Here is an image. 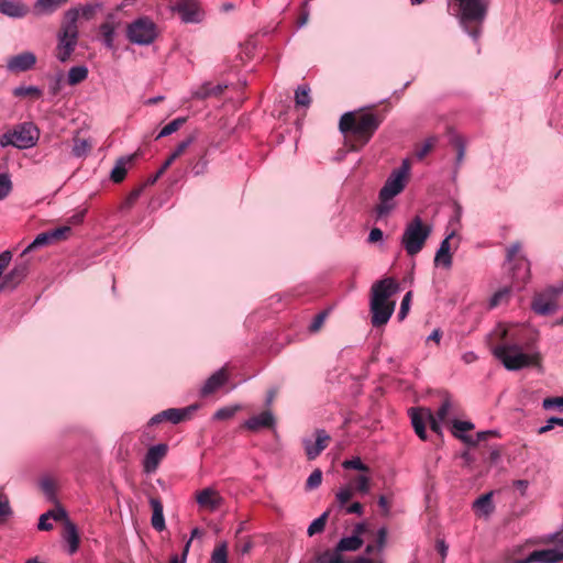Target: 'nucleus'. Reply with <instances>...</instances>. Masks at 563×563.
Here are the masks:
<instances>
[{"instance_id": "f257e3e1", "label": "nucleus", "mask_w": 563, "mask_h": 563, "mask_svg": "<svg viewBox=\"0 0 563 563\" xmlns=\"http://www.w3.org/2000/svg\"><path fill=\"white\" fill-rule=\"evenodd\" d=\"M500 342L493 347V355L508 371H519L529 366H540V353H525L518 343L517 328L499 324L495 331Z\"/></svg>"}, {"instance_id": "f03ea898", "label": "nucleus", "mask_w": 563, "mask_h": 563, "mask_svg": "<svg viewBox=\"0 0 563 563\" xmlns=\"http://www.w3.org/2000/svg\"><path fill=\"white\" fill-rule=\"evenodd\" d=\"M460 26L472 38L478 40L487 18L490 0H449Z\"/></svg>"}, {"instance_id": "7ed1b4c3", "label": "nucleus", "mask_w": 563, "mask_h": 563, "mask_svg": "<svg viewBox=\"0 0 563 563\" xmlns=\"http://www.w3.org/2000/svg\"><path fill=\"white\" fill-rule=\"evenodd\" d=\"M378 125L379 121L372 113H361L356 115L352 112H347L340 119V130L343 133L351 131L361 142V145L369 141Z\"/></svg>"}, {"instance_id": "20e7f679", "label": "nucleus", "mask_w": 563, "mask_h": 563, "mask_svg": "<svg viewBox=\"0 0 563 563\" xmlns=\"http://www.w3.org/2000/svg\"><path fill=\"white\" fill-rule=\"evenodd\" d=\"M76 11H66L62 29L58 33L55 56L60 63H66L74 53L78 41V26L76 25Z\"/></svg>"}, {"instance_id": "39448f33", "label": "nucleus", "mask_w": 563, "mask_h": 563, "mask_svg": "<svg viewBox=\"0 0 563 563\" xmlns=\"http://www.w3.org/2000/svg\"><path fill=\"white\" fill-rule=\"evenodd\" d=\"M431 232V225L424 223L419 216L409 221L401 235V245L407 254L409 256L417 255L423 249Z\"/></svg>"}, {"instance_id": "423d86ee", "label": "nucleus", "mask_w": 563, "mask_h": 563, "mask_svg": "<svg viewBox=\"0 0 563 563\" xmlns=\"http://www.w3.org/2000/svg\"><path fill=\"white\" fill-rule=\"evenodd\" d=\"M38 135V130L33 123H24L11 132L4 133L0 137V145L2 147L13 145L18 148H30L35 145Z\"/></svg>"}, {"instance_id": "0eeeda50", "label": "nucleus", "mask_w": 563, "mask_h": 563, "mask_svg": "<svg viewBox=\"0 0 563 563\" xmlns=\"http://www.w3.org/2000/svg\"><path fill=\"white\" fill-rule=\"evenodd\" d=\"M126 36L133 44L150 45L157 36V29L148 18H140L128 25Z\"/></svg>"}, {"instance_id": "6e6552de", "label": "nucleus", "mask_w": 563, "mask_h": 563, "mask_svg": "<svg viewBox=\"0 0 563 563\" xmlns=\"http://www.w3.org/2000/svg\"><path fill=\"white\" fill-rule=\"evenodd\" d=\"M410 172V163L408 159H404L401 166L390 174L385 185L380 189L379 198L393 199L395 196L400 194L406 185Z\"/></svg>"}, {"instance_id": "1a4fd4ad", "label": "nucleus", "mask_w": 563, "mask_h": 563, "mask_svg": "<svg viewBox=\"0 0 563 563\" xmlns=\"http://www.w3.org/2000/svg\"><path fill=\"white\" fill-rule=\"evenodd\" d=\"M411 423L415 432L421 440L427 439L426 426L429 423L431 430L435 433H441L438 419L434 417L430 409L419 408L410 409Z\"/></svg>"}, {"instance_id": "9d476101", "label": "nucleus", "mask_w": 563, "mask_h": 563, "mask_svg": "<svg viewBox=\"0 0 563 563\" xmlns=\"http://www.w3.org/2000/svg\"><path fill=\"white\" fill-rule=\"evenodd\" d=\"M398 290V283L390 277L373 284L371 289V306H375L376 308L379 303H395V301L389 299Z\"/></svg>"}, {"instance_id": "9b49d317", "label": "nucleus", "mask_w": 563, "mask_h": 563, "mask_svg": "<svg viewBox=\"0 0 563 563\" xmlns=\"http://www.w3.org/2000/svg\"><path fill=\"white\" fill-rule=\"evenodd\" d=\"M196 501L201 510L214 512L224 505V498L213 487H206L196 494Z\"/></svg>"}, {"instance_id": "f8f14e48", "label": "nucleus", "mask_w": 563, "mask_h": 563, "mask_svg": "<svg viewBox=\"0 0 563 563\" xmlns=\"http://www.w3.org/2000/svg\"><path fill=\"white\" fill-rule=\"evenodd\" d=\"M561 289L551 288L534 297L532 309L534 312L545 316L553 313L558 309L556 297Z\"/></svg>"}, {"instance_id": "ddd939ff", "label": "nucleus", "mask_w": 563, "mask_h": 563, "mask_svg": "<svg viewBox=\"0 0 563 563\" xmlns=\"http://www.w3.org/2000/svg\"><path fill=\"white\" fill-rule=\"evenodd\" d=\"M173 10L178 12L185 23H198L202 20V12L196 0H181Z\"/></svg>"}, {"instance_id": "4468645a", "label": "nucleus", "mask_w": 563, "mask_h": 563, "mask_svg": "<svg viewBox=\"0 0 563 563\" xmlns=\"http://www.w3.org/2000/svg\"><path fill=\"white\" fill-rule=\"evenodd\" d=\"M27 272L29 261L23 260V257H21V261L16 263L15 266L11 269V272L4 276L0 285V290L7 288H15L25 278Z\"/></svg>"}, {"instance_id": "2eb2a0df", "label": "nucleus", "mask_w": 563, "mask_h": 563, "mask_svg": "<svg viewBox=\"0 0 563 563\" xmlns=\"http://www.w3.org/2000/svg\"><path fill=\"white\" fill-rule=\"evenodd\" d=\"M316 563H384L382 560L374 561L367 556H357L349 561L334 548L333 550H325L316 556Z\"/></svg>"}, {"instance_id": "dca6fc26", "label": "nucleus", "mask_w": 563, "mask_h": 563, "mask_svg": "<svg viewBox=\"0 0 563 563\" xmlns=\"http://www.w3.org/2000/svg\"><path fill=\"white\" fill-rule=\"evenodd\" d=\"M36 63V56L32 52H23L10 57L7 62L8 70L22 73L31 69Z\"/></svg>"}, {"instance_id": "f3484780", "label": "nucleus", "mask_w": 563, "mask_h": 563, "mask_svg": "<svg viewBox=\"0 0 563 563\" xmlns=\"http://www.w3.org/2000/svg\"><path fill=\"white\" fill-rule=\"evenodd\" d=\"M330 435L324 430H317L316 441L305 440L303 445L309 460H314L327 446Z\"/></svg>"}, {"instance_id": "a211bd4d", "label": "nucleus", "mask_w": 563, "mask_h": 563, "mask_svg": "<svg viewBox=\"0 0 563 563\" xmlns=\"http://www.w3.org/2000/svg\"><path fill=\"white\" fill-rule=\"evenodd\" d=\"M30 12L22 0H0V13L12 19H21Z\"/></svg>"}, {"instance_id": "6ab92c4d", "label": "nucleus", "mask_w": 563, "mask_h": 563, "mask_svg": "<svg viewBox=\"0 0 563 563\" xmlns=\"http://www.w3.org/2000/svg\"><path fill=\"white\" fill-rule=\"evenodd\" d=\"M520 249L521 246L519 243H514L512 245L509 246L507 251L508 263L517 261V255L519 254ZM518 272L514 273V278L525 283L529 276V265L523 258H518Z\"/></svg>"}, {"instance_id": "aec40b11", "label": "nucleus", "mask_w": 563, "mask_h": 563, "mask_svg": "<svg viewBox=\"0 0 563 563\" xmlns=\"http://www.w3.org/2000/svg\"><path fill=\"white\" fill-rule=\"evenodd\" d=\"M167 453V445L166 444H157L148 449L145 459H144V470L147 473L154 472L159 462L163 460V457Z\"/></svg>"}, {"instance_id": "412c9836", "label": "nucleus", "mask_w": 563, "mask_h": 563, "mask_svg": "<svg viewBox=\"0 0 563 563\" xmlns=\"http://www.w3.org/2000/svg\"><path fill=\"white\" fill-rule=\"evenodd\" d=\"M275 423V418L271 411H264L258 416L251 417L243 423V428L250 431H258L263 428H272Z\"/></svg>"}, {"instance_id": "4be33fe9", "label": "nucleus", "mask_w": 563, "mask_h": 563, "mask_svg": "<svg viewBox=\"0 0 563 563\" xmlns=\"http://www.w3.org/2000/svg\"><path fill=\"white\" fill-rule=\"evenodd\" d=\"M395 310V303H379L376 308L371 306L372 324L380 327L388 322Z\"/></svg>"}, {"instance_id": "5701e85b", "label": "nucleus", "mask_w": 563, "mask_h": 563, "mask_svg": "<svg viewBox=\"0 0 563 563\" xmlns=\"http://www.w3.org/2000/svg\"><path fill=\"white\" fill-rule=\"evenodd\" d=\"M68 1L69 0H36L33 5V13L36 16L49 15Z\"/></svg>"}, {"instance_id": "b1692460", "label": "nucleus", "mask_w": 563, "mask_h": 563, "mask_svg": "<svg viewBox=\"0 0 563 563\" xmlns=\"http://www.w3.org/2000/svg\"><path fill=\"white\" fill-rule=\"evenodd\" d=\"M228 379V375L224 368L217 371L212 374L201 388V395L208 396L218 390Z\"/></svg>"}, {"instance_id": "393cba45", "label": "nucleus", "mask_w": 563, "mask_h": 563, "mask_svg": "<svg viewBox=\"0 0 563 563\" xmlns=\"http://www.w3.org/2000/svg\"><path fill=\"white\" fill-rule=\"evenodd\" d=\"M454 233L452 232L450 235H448L440 244V247L438 249L435 256H434V264L437 266L441 265L445 268H450L452 266V254L450 253V240Z\"/></svg>"}, {"instance_id": "a878e982", "label": "nucleus", "mask_w": 563, "mask_h": 563, "mask_svg": "<svg viewBox=\"0 0 563 563\" xmlns=\"http://www.w3.org/2000/svg\"><path fill=\"white\" fill-rule=\"evenodd\" d=\"M63 538L68 544V551L70 554L77 552L79 548V533L76 525L71 520H67L63 531Z\"/></svg>"}, {"instance_id": "bb28decb", "label": "nucleus", "mask_w": 563, "mask_h": 563, "mask_svg": "<svg viewBox=\"0 0 563 563\" xmlns=\"http://www.w3.org/2000/svg\"><path fill=\"white\" fill-rule=\"evenodd\" d=\"M198 409V405H191L186 408H170L164 410V418L173 423H179L188 419L195 410Z\"/></svg>"}, {"instance_id": "cd10ccee", "label": "nucleus", "mask_w": 563, "mask_h": 563, "mask_svg": "<svg viewBox=\"0 0 563 563\" xmlns=\"http://www.w3.org/2000/svg\"><path fill=\"white\" fill-rule=\"evenodd\" d=\"M492 497H493V493L489 492V493L482 495L479 498H477L474 501L473 508L477 516L488 518L493 514L495 507H494Z\"/></svg>"}, {"instance_id": "c85d7f7f", "label": "nucleus", "mask_w": 563, "mask_h": 563, "mask_svg": "<svg viewBox=\"0 0 563 563\" xmlns=\"http://www.w3.org/2000/svg\"><path fill=\"white\" fill-rule=\"evenodd\" d=\"M118 26L119 23L114 22L113 15H109L107 21L100 25V32L102 34L103 44L108 48H113L114 46V35Z\"/></svg>"}, {"instance_id": "c756f323", "label": "nucleus", "mask_w": 563, "mask_h": 563, "mask_svg": "<svg viewBox=\"0 0 563 563\" xmlns=\"http://www.w3.org/2000/svg\"><path fill=\"white\" fill-rule=\"evenodd\" d=\"M194 142V136H189L178 144L176 150L168 156L163 166L158 169L155 179L161 177L166 169L187 150V147Z\"/></svg>"}, {"instance_id": "7c9ffc66", "label": "nucleus", "mask_w": 563, "mask_h": 563, "mask_svg": "<svg viewBox=\"0 0 563 563\" xmlns=\"http://www.w3.org/2000/svg\"><path fill=\"white\" fill-rule=\"evenodd\" d=\"M150 504H151V507L153 509V515H152V520H151L152 521V526L157 531H163L165 529V527H166L165 518H164V512H163V505L156 498H152L150 500Z\"/></svg>"}, {"instance_id": "2f4dec72", "label": "nucleus", "mask_w": 563, "mask_h": 563, "mask_svg": "<svg viewBox=\"0 0 563 563\" xmlns=\"http://www.w3.org/2000/svg\"><path fill=\"white\" fill-rule=\"evenodd\" d=\"M363 545V539L358 536H350L342 538L335 549L342 554L343 552H355Z\"/></svg>"}, {"instance_id": "473e14b6", "label": "nucleus", "mask_w": 563, "mask_h": 563, "mask_svg": "<svg viewBox=\"0 0 563 563\" xmlns=\"http://www.w3.org/2000/svg\"><path fill=\"white\" fill-rule=\"evenodd\" d=\"M89 70L86 66H74L68 70L67 82L70 86H76L87 79Z\"/></svg>"}, {"instance_id": "72a5a7b5", "label": "nucleus", "mask_w": 563, "mask_h": 563, "mask_svg": "<svg viewBox=\"0 0 563 563\" xmlns=\"http://www.w3.org/2000/svg\"><path fill=\"white\" fill-rule=\"evenodd\" d=\"M133 155L129 156V157H122L120 158L115 166L113 167V169L111 170V179L114 181V183H120L124 179L125 175H126V164H130L132 161H133Z\"/></svg>"}, {"instance_id": "f704fd0d", "label": "nucleus", "mask_w": 563, "mask_h": 563, "mask_svg": "<svg viewBox=\"0 0 563 563\" xmlns=\"http://www.w3.org/2000/svg\"><path fill=\"white\" fill-rule=\"evenodd\" d=\"M99 9H101L100 3H88V4H85L81 7L70 8L67 11H76L77 12V16H76V23H77L78 19L80 16L86 20H91Z\"/></svg>"}, {"instance_id": "c9c22d12", "label": "nucleus", "mask_w": 563, "mask_h": 563, "mask_svg": "<svg viewBox=\"0 0 563 563\" xmlns=\"http://www.w3.org/2000/svg\"><path fill=\"white\" fill-rule=\"evenodd\" d=\"M329 514H330L329 510L324 511L320 517H318L310 523V526L308 527V530H307V533L309 537H312V536L320 533L324 530Z\"/></svg>"}, {"instance_id": "e433bc0d", "label": "nucleus", "mask_w": 563, "mask_h": 563, "mask_svg": "<svg viewBox=\"0 0 563 563\" xmlns=\"http://www.w3.org/2000/svg\"><path fill=\"white\" fill-rule=\"evenodd\" d=\"M91 147H92V145L88 140L75 137L74 146H73V154L76 157H84L90 152Z\"/></svg>"}, {"instance_id": "4c0bfd02", "label": "nucleus", "mask_w": 563, "mask_h": 563, "mask_svg": "<svg viewBox=\"0 0 563 563\" xmlns=\"http://www.w3.org/2000/svg\"><path fill=\"white\" fill-rule=\"evenodd\" d=\"M49 243H52V239L49 236L48 231L43 232V233L38 234L31 244L27 245V247L22 252L21 257H24L29 252H31L35 249H38L41 246H45Z\"/></svg>"}, {"instance_id": "58836bf2", "label": "nucleus", "mask_w": 563, "mask_h": 563, "mask_svg": "<svg viewBox=\"0 0 563 563\" xmlns=\"http://www.w3.org/2000/svg\"><path fill=\"white\" fill-rule=\"evenodd\" d=\"M360 494H367L371 489V478L367 475H358L350 484Z\"/></svg>"}, {"instance_id": "ea45409f", "label": "nucleus", "mask_w": 563, "mask_h": 563, "mask_svg": "<svg viewBox=\"0 0 563 563\" xmlns=\"http://www.w3.org/2000/svg\"><path fill=\"white\" fill-rule=\"evenodd\" d=\"M212 563H228V543L221 542L211 554Z\"/></svg>"}, {"instance_id": "a19ab883", "label": "nucleus", "mask_w": 563, "mask_h": 563, "mask_svg": "<svg viewBox=\"0 0 563 563\" xmlns=\"http://www.w3.org/2000/svg\"><path fill=\"white\" fill-rule=\"evenodd\" d=\"M239 410H241V406L240 405H234V406H228V407L220 408V409H218L214 412L213 419L214 420H229V419L233 418L234 415Z\"/></svg>"}, {"instance_id": "79ce46f5", "label": "nucleus", "mask_w": 563, "mask_h": 563, "mask_svg": "<svg viewBox=\"0 0 563 563\" xmlns=\"http://www.w3.org/2000/svg\"><path fill=\"white\" fill-rule=\"evenodd\" d=\"M310 89L308 86H299L295 92V101L297 106L308 107L310 104Z\"/></svg>"}, {"instance_id": "37998d69", "label": "nucleus", "mask_w": 563, "mask_h": 563, "mask_svg": "<svg viewBox=\"0 0 563 563\" xmlns=\"http://www.w3.org/2000/svg\"><path fill=\"white\" fill-rule=\"evenodd\" d=\"M13 95L16 97H33V98H40L42 95V91L35 87V86H20L14 88Z\"/></svg>"}, {"instance_id": "c03bdc74", "label": "nucleus", "mask_w": 563, "mask_h": 563, "mask_svg": "<svg viewBox=\"0 0 563 563\" xmlns=\"http://www.w3.org/2000/svg\"><path fill=\"white\" fill-rule=\"evenodd\" d=\"M186 122V118H177L175 120H173L172 122H169L168 124H166L162 130L161 132L158 133L157 135V139H161V137H164V136H168L170 134H173L174 132H176L178 129H180V126Z\"/></svg>"}, {"instance_id": "a18cd8bd", "label": "nucleus", "mask_w": 563, "mask_h": 563, "mask_svg": "<svg viewBox=\"0 0 563 563\" xmlns=\"http://www.w3.org/2000/svg\"><path fill=\"white\" fill-rule=\"evenodd\" d=\"M43 519H54L56 521H63L64 526L66 525L67 520H70L68 518L66 510L60 506H57L56 508L43 514Z\"/></svg>"}, {"instance_id": "49530a36", "label": "nucleus", "mask_w": 563, "mask_h": 563, "mask_svg": "<svg viewBox=\"0 0 563 563\" xmlns=\"http://www.w3.org/2000/svg\"><path fill=\"white\" fill-rule=\"evenodd\" d=\"M354 493L355 490L352 485L341 487L335 495L339 505L341 507L344 506L354 496Z\"/></svg>"}, {"instance_id": "de8ad7c7", "label": "nucleus", "mask_w": 563, "mask_h": 563, "mask_svg": "<svg viewBox=\"0 0 563 563\" xmlns=\"http://www.w3.org/2000/svg\"><path fill=\"white\" fill-rule=\"evenodd\" d=\"M213 88L210 82H205L200 87H198L196 90L192 91L191 98L203 100L212 96Z\"/></svg>"}, {"instance_id": "09e8293b", "label": "nucleus", "mask_w": 563, "mask_h": 563, "mask_svg": "<svg viewBox=\"0 0 563 563\" xmlns=\"http://www.w3.org/2000/svg\"><path fill=\"white\" fill-rule=\"evenodd\" d=\"M496 432L494 431H482L477 433L476 440H474L470 435H457L459 439H461L463 442L470 444V445H476L478 442L486 440L489 435H494Z\"/></svg>"}, {"instance_id": "8fccbe9b", "label": "nucleus", "mask_w": 563, "mask_h": 563, "mask_svg": "<svg viewBox=\"0 0 563 563\" xmlns=\"http://www.w3.org/2000/svg\"><path fill=\"white\" fill-rule=\"evenodd\" d=\"M452 408V404L450 401V399H445L441 407L439 408V410L437 411V413L434 415V417L438 419V422H439V427L441 428V423L446 421V418L450 413V410Z\"/></svg>"}, {"instance_id": "3c124183", "label": "nucleus", "mask_w": 563, "mask_h": 563, "mask_svg": "<svg viewBox=\"0 0 563 563\" xmlns=\"http://www.w3.org/2000/svg\"><path fill=\"white\" fill-rule=\"evenodd\" d=\"M510 294L509 288L505 287L494 294V296L490 298L489 306L492 308L497 307L501 302L508 299Z\"/></svg>"}, {"instance_id": "603ef678", "label": "nucleus", "mask_w": 563, "mask_h": 563, "mask_svg": "<svg viewBox=\"0 0 563 563\" xmlns=\"http://www.w3.org/2000/svg\"><path fill=\"white\" fill-rule=\"evenodd\" d=\"M322 482V473L320 470H314L306 482V488L311 490L320 486Z\"/></svg>"}, {"instance_id": "864d4df0", "label": "nucleus", "mask_w": 563, "mask_h": 563, "mask_svg": "<svg viewBox=\"0 0 563 563\" xmlns=\"http://www.w3.org/2000/svg\"><path fill=\"white\" fill-rule=\"evenodd\" d=\"M12 189V183L7 174H0V200L4 199Z\"/></svg>"}, {"instance_id": "5fc2aeb1", "label": "nucleus", "mask_w": 563, "mask_h": 563, "mask_svg": "<svg viewBox=\"0 0 563 563\" xmlns=\"http://www.w3.org/2000/svg\"><path fill=\"white\" fill-rule=\"evenodd\" d=\"M41 488L43 490V493L45 494V496L53 500L55 498V483L53 479L51 478H43L41 481Z\"/></svg>"}, {"instance_id": "6e6d98bb", "label": "nucleus", "mask_w": 563, "mask_h": 563, "mask_svg": "<svg viewBox=\"0 0 563 563\" xmlns=\"http://www.w3.org/2000/svg\"><path fill=\"white\" fill-rule=\"evenodd\" d=\"M453 428L454 432L453 434L455 437L463 435V432L470 431L474 429V424L470 421H461V420H454L453 421Z\"/></svg>"}, {"instance_id": "4d7b16f0", "label": "nucleus", "mask_w": 563, "mask_h": 563, "mask_svg": "<svg viewBox=\"0 0 563 563\" xmlns=\"http://www.w3.org/2000/svg\"><path fill=\"white\" fill-rule=\"evenodd\" d=\"M342 466L344 468H353V470H357V471H361V472H368L369 468L366 464H364L360 457H355V459H352V460H347V461H344Z\"/></svg>"}, {"instance_id": "13d9d810", "label": "nucleus", "mask_w": 563, "mask_h": 563, "mask_svg": "<svg viewBox=\"0 0 563 563\" xmlns=\"http://www.w3.org/2000/svg\"><path fill=\"white\" fill-rule=\"evenodd\" d=\"M48 233L52 239V242L59 241V240H64L68 236V234L70 233V228L65 225V227H60V228L54 229L52 231H48Z\"/></svg>"}, {"instance_id": "bf43d9fd", "label": "nucleus", "mask_w": 563, "mask_h": 563, "mask_svg": "<svg viewBox=\"0 0 563 563\" xmlns=\"http://www.w3.org/2000/svg\"><path fill=\"white\" fill-rule=\"evenodd\" d=\"M48 233L52 239V242L59 241V240H64L68 236V234L70 233V228L65 225V227H60V228L54 229L52 231H48Z\"/></svg>"}, {"instance_id": "052dcab7", "label": "nucleus", "mask_w": 563, "mask_h": 563, "mask_svg": "<svg viewBox=\"0 0 563 563\" xmlns=\"http://www.w3.org/2000/svg\"><path fill=\"white\" fill-rule=\"evenodd\" d=\"M379 199H380V202L376 209L377 216L378 217L387 216L393 210L394 203L391 202V199H383V198H379Z\"/></svg>"}, {"instance_id": "680f3d73", "label": "nucleus", "mask_w": 563, "mask_h": 563, "mask_svg": "<svg viewBox=\"0 0 563 563\" xmlns=\"http://www.w3.org/2000/svg\"><path fill=\"white\" fill-rule=\"evenodd\" d=\"M411 291H408L405 297L402 298L400 310L398 312L399 320H404L406 316L408 314V311L410 309V301H411Z\"/></svg>"}, {"instance_id": "e2e57ef3", "label": "nucleus", "mask_w": 563, "mask_h": 563, "mask_svg": "<svg viewBox=\"0 0 563 563\" xmlns=\"http://www.w3.org/2000/svg\"><path fill=\"white\" fill-rule=\"evenodd\" d=\"M387 534L388 531L385 527L378 529L375 544L377 547V552H382L385 549L387 543Z\"/></svg>"}, {"instance_id": "0e129e2a", "label": "nucleus", "mask_w": 563, "mask_h": 563, "mask_svg": "<svg viewBox=\"0 0 563 563\" xmlns=\"http://www.w3.org/2000/svg\"><path fill=\"white\" fill-rule=\"evenodd\" d=\"M433 145H434V141L428 140L421 146L417 147V150H416L417 158H419V159L424 158L430 153Z\"/></svg>"}, {"instance_id": "69168bd1", "label": "nucleus", "mask_w": 563, "mask_h": 563, "mask_svg": "<svg viewBox=\"0 0 563 563\" xmlns=\"http://www.w3.org/2000/svg\"><path fill=\"white\" fill-rule=\"evenodd\" d=\"M542 405L544 409L558 407L563 410V397L545 398Z\"/></svg>"}, {"instance_id": "338daca9", "label": "nucleus", "mask_w": 563, "mask_h": 563, "mask_svg": "<svg viewBox=\"0 0 563 563\" xmlns=\"http://www.w3.org/2000/svg\"><path fill=\"white\" fill-rule=\"evenodd\" d=\"M555 424L563 427V418H556V417L550 418L547 421V424H544L543 427H541L539 429V433L542 434V433H545V432L552 430Z\"/></svg>"}, {"instance_id": "774afa93", "label": "nucleus", "mask_w": 563, "mask_h": 563, "mask_svg": "<svg viewBox=\"0 0 563 563\" xmlns=\"http://www.w3.org/2000/svg\"><path fill=\"white\" fill-rule=\"evenodd\" d=\"M12 260V254L10 251H4L0 254V276L4 272V269L8 267Z\"/></svg>"}]
</instances>
